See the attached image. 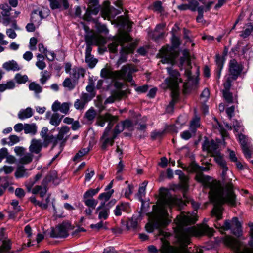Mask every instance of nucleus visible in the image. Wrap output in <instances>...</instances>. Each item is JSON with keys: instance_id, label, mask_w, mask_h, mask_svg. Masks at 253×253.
Here are the masks:
<instances>
[{"instance_id": "nucleus-1", "label": "nucleus", "mask_w": 253, "mask_h": 253, "mask_svg": "<svg viewBox=\"0 0 253 253\" xmlns=\"http://www.w3.org/2000/svg\"><path fill=\"white\" fill-rule=\"evenodd\" d=\"M227 171H222L223 186L220 182L213 180L211 177L206 176L202 173H197L195 176L196 181L210 189L209 196L211 201L214 204L211 215L216 217L217 220L222 218V204L227 203L232 206H235L237 204L232 183V177L234 176L231 172L227 174Z\"/></svg>"}, {"instance_id": "nucleus-2", "label": "nucleus", "mask_w": 253, "mask_h": 253, "mask_svg": "<svg viewBox=\"0 0 253 253\" xmlns=\"http://www.w3.org/2000/svg\"><path fill=\"white\" fill-rule=\"evenodd\" d=\"M175 221L179 240L184 246L190 244V238L192 236H200L204 234L211 236L213 234V229L207 225H203L198 228L189 226L188 225L193 222V219L189 213L186 215L182 213L177 216Z\"/></svg>"}, {"instance_id": "nucleus-3", "label": "nucleus", "mask_w": 253, "mask_h": 253, "mask_svg": "<svg viewBox=\"0 0 253 253\" xmlns=\"http://www.w3.org/2000/svg\"><path fill=\"white\" fill-rule=\"evenodd\" d=\"M132 40V38L127 33H123L119 35L115 38L114 42L108 45V48L112 53L117 52V48L119 45H121L120 51V57L116 63L117 67L126 61L128 54L132 52L135 48L134 44L133 43H128L125 45L126 43H128Z\"/></svg>"}, {"instance_id": "nucleus-4", "label": "nucleus", "mask_w": 253, "mask_h": 253, "mask_svg": "<svg viewBox=\"0 0 253 253\" xmlns=\"http://www.w3.org/2000/svg\"><path fill=\"white\" fill-rule=\"evenodd\" d=\"M179 202L180 200L173 197L167 189L161 187L157 204L153 205V210L158 217L163 218L168 215L167 209L179 204Z\"/></svg>"}, {"instance_id": "nucleus-5", "label": "nucleus", "mask_w": 253, "mask_h": 253, "mask_svg": "<svg viewBox=\"0 0 253 253\" xmlns=\"http://www.w3.org/2000/svg\"><path fill=\"white\" fill-rule=\"evenodd\" d=\"M167 70L169 75V77L165 80V83L167 87L171 89V95L172 99L166 108L168 113L173 111L174 106L176 102L179 95V84L182 82L179 72L176 70H174L172 67H167Z\"/></svg>"}, {"instance_id": "nucleus-6", "label": "nucleus", "mask_w": 253, "mask_h": 253, "mask_svg": "<svg viewBox=\"0 0 253 253\" xmlns=\"http://www.w3.org/2000/svg\"><path fill=\"white\" fill-rule=\"evenodd\" d=\"M55 128L49 131L47 127L42 128L40 132L41 138L44 140V147H47L50 144H52V148L54 147L59 142L65 143L68 139V133L70 131V128L67 126H62L57 128L58 133L54 136L52 132Z\"/></svg>"}, {"instance_id": "nucleus-7", "label": "nucleus", "mask_w": 253, "mask_h": 253, "mask_svg": "<svg viewBox=\"0 0 253 253\" xmlns=\"http://www.w3.org/2000/svg\"><path fill=\"white\" fill-rule=\"evenodd\" d=\"M137 70L130 65H124L120 70L112 71L108 68H103L101 70L100 76L104 79L113 80H125L128 82L132 80V73Z\"/></svg>"}, {"instance_id": "nucleus-8", "label": "nucleus", "mask_w": 253, "mask_h": 253, "mask_svg": "<svg viewBox=\"0 0 253 253\" xmlns=\"http://www.w3.org/2000/svg\"><path fill=\"white\" fill-rule=\"evenodd\" d=\"M229 245L235 250V253H253V251L249 248H245L242 251H240V245L239 243L234 240L231 239L229 241ZM166 253H187L185 251L178 248H174L171 247L166 248Z\"/></svg>"}, {"instance_id": "nucleus-9", "label": "nucleus", "mask_w": 253, "mask_h": 253, "mask_svg": "<svg viewBox=\"0 0 253 253\" xmlns=\"http://www.w3.org/2000/svg\"><path fill=\"white\" fill-rule=\"evenodd\" d=\"M69 225L63 223L58 225L55 228H52L50 233V236L52 238H65L68 236Z\"/></svg>"}, {"instance_id": "nucleus-10", "label": "nucleus", "mask_w": 253, "mask_h": 253, "mask_svg": "<svg viewBox=\"0 0 253 253\" xmlns=\"http://www.w3.org/2000/svg\"><path fill=\"white\" fill-rule=\"evenodd\" d=\"M237 135H238V140L241 144L245 156L247 159L251 158L252 147V145L249 142L248 137L242 133L237 134L236 136Z\"/></svg>"}, {"instance_id": "nucleus-11", "label": "nucleus", "mask_w": 253, "mask_h": 253, "mask_svg": "<svg viewBox=\"0 0 253 253\" xmlns=\"http://www.w3.org/2000/svg\"><path fill=\"white\" fill-rule=\"evenodd\" d=\"M243 69V65L235 59L230 60L229 65V76L232 80H236L241 75Z\"/></svg>"}, {"instance_id": "nucleus-12", "label": "nucleus", "mask_w": 253, "mask_h": 253, "mask_svg": "<svg viewBox=\"0 0 253 253\" xmlns=\"http://www.w3.org/2000/svg\"><path fill=\"white\" fill-rule=\"evenodd\" d=\"M161 62L163 64H170L173 65L175 63V59L177 56V54L172 52L169 50L168 48H163L160 51Z\"/></svg>"}, {"instance_id": "nucleus-13", "label": "nucleus", "mask_w": 253, "mask_h": 253, "mask_svg": "<svg viewBox=\"0 0 253 253\" xmlns=\"http://www.w3.org/2000/svg\"><path fill=\"white\" fill-rule=\"evenodd\" d=\"M91 100V97L87 93L82 92L79 99L74 102V107L78 110H84L87 103Z\"/></svg>"}, {"instance_id": "nucleus-14", "label": "nucleus", "mask_w": 253, "mask_h": 253, "mask_svg": "<svg viewBox=\"0 0 253 253\" xmlns=\"http://www.w3.org/2000/svg\"><path fill=\"white\" fill-rule=\"evenodd\" d=\"M100 10V5L97 0H90L86 9L85 16L88 20H91V15H96Z\"/></svg>"}, {"instance_id": "nucleus-15", "label": "nucleus", "mask_w": 253, "mask_h": 253, "mask_svg": "<svg viewBox=\"0 0 253 253\" xmlns=\"http://www.w3.org/2000/svg\"><path fill=\"white\" fill-rule=\"evenodd\" d=\"M115 138L111 134H107V131L104 132L100 140L101 149L106 150L109 145L112 146Z\"/></svg>"}, {"instance_id": "nucleus-16", "label": "nucleus", "mask_w": 253, "mask_h": 253, "mask_svg": "<svg viewBox=\"0 0 253 253\" xmlns=\"http://www.w3.org/2000/svg\"><path fill=\"white\" fill-rule=\"evenodd\" d=\"M71 103L64 102L61 104L60 102L56 100L55 101L52 105V110L54 112H57L60 111L64 115L67 114L69 111Z\"/></svg>"}, {"instance_id": "nucleus-17", "label": "nucleus", "mask_w": 253, "mask_h": 253, "mask_svg": "<svg viewBox=\"0 0 253 253\" xmlns=\"http://www.w3.org/2000/svg\"><path fill=\"white\" fill-rule=\"evenodd\" d=\"M43 142L40 139H33L31 141V144L29 146V151L31 153L39 154L41 151L42 147H44V140Z\"/></svg>"}, {"instance_id": "nucleus-18", "label": "nucleus", "mask_w": 253, "mask_h": 253, "mask_svg": "<svg viewBox=\"0 0 253 253\" xmlns=\"http://www.w3.org/2000/svg\"><path fill=\"white\" fill-rule=\"evenodd\" d=\"M95 213L98 214V219L100 220H106L110 214L108 208L105 206V202H101L99 206L95 210Z\"/></svg>"}, {"instance_id": "nucleus-19", "label": "nucleus", "mask_w": 253, "mask_h": 253, "mask_svg": "<svg viewBox=\"0 0 253 253\" xmlns=\"http://www.w3.org/2000/svg\"><path fill=\"white\" fill-rule=\"evenodd\" d=\"M50 6L52 9L66 10L69 7V3L67 0H50Z\"/></svg>"}, {"instance_id": "nucleus-20", "label": "nucleus", "mask_w": 253, "mask_h": 253, "mask_svg": "<svg viewBox=\"0 0 253 253\" xmlns=\"http://www.w3.org/2000/svg\"><path fill=\"white\" fill-rule=\"evenodd\" d=\"M130 211V207L128 203H121L117 205L114 210V213L116 216H120L122 215V212H129Z\"/></svg>"}, {"instance_id": "nucleus-21", "label": "nucleus", "mask_w": 253, "mask_h": 253, "mask_svg": "<svg viewBox=\"0 0 253 253\" xmlns=\"http://www.w3.org/2000/svg\"><path fill=\"white\" fill-rule=\"evenodd\" d=\"M32 169L33 168L28 169L23 165H18L14 173L15 176L16 178L27 177L30 175L29 171Z\"/></svg>"}, {"instance_id": "nucleus-22", "label": "nucleus", "mask_w": 253, "mask_h": 253, "mask_svg": "<svg viewBox=\"0 0 253 253\" xmlns=\"http://www.w3.org/2000/svg\"><path fill=\"white\" fill-rule=\"evenodd\" d=\"M2 68L7 71H18L21 69L20 66L14 60H9L4 63L2 65Z\"/></svg>"}, {"instance_id": "nucleus-23", "label": "nucleus", "mask_w": 253, "mask_h": 253, "mask_svg": "<svg viewBox=\"0 0 253 253\" xmlns=\"http://www.w3.org/2000/svg\"><path fill=\"white\" fill-rule=\"evenodd\" d=\"M202 148L204 150L214 153L217 152L218 145L213 140H211L210 142L205 141L202 145Z\"/></svg>"}, {"instance_id": "nucleus-24", "label": "nucleus", "mask_w": 253, "mask_h": 253, "mask_svg": "<svg viewBox=\"0 0 253 253\" xmlns=\"http://www.w3.org/2000/svg\"><path fill=\"white\" fill-rule=\"evenodd\" d=\"M105 118L108 124L104 132L107 131V134H112L111 130L113 126V124L115 122L117 121L118 118L116 116H112L109 113L105 114Z\"/></svg>"}, {"instance_id": "nucleus-25", "label": "nucleus", "mask_w": 253, "mask_h": 253, "mask_svg": "<svg viewBox=\"0 0 253 253\" xmlns=\"http://www.w3.org/2000/svg\"><path fill=\"white\" fill-rule=\"evenodd\" d=\"M199 3L196 0H190L188 4H182L177 6L180 10H190L192 11H195Z\"/></svg>"}, {"instance_id": "nucleus-26", "label": "nucleus", "mask_w": 253, "mask_h": 253, "mask_svg": "<svg viewBox=\"0 0 253 253\" xmlns=\"http://www.w3.org/2000/svg\"><path fill=\"white\" fill-rule=\"evenodd\" d=\"M125 95V92L122 90H117L113 92L111 96L108 97L104 101V104L113 103L116 100H120Z\"/></svg>"}, {"instance_id": "nucleus-27", "label": "nucleus", "mask_w": 253, "mask_h": 253, "mask_svg": "<svg viewBox=\"0 0 253 253\" xmlns=\"http://www.w3.org/2000/svg\"><path fill=\"white\" fill-rule=\"evenodd\" d=\"M233 233L238 236L242 234L241 224L237 217H233L231 220Z\"/></svg>"}, {"instance_id": "nucleus-28", "label": "nucleus", "mask_w": 253, "mask_h": 253, "mask_svg": "<svg viewBox=\"0 0 253 253\" xmlns=\"http://www.w3.org/2000/svg\"><path fill=\"white\" fill-rule=\"evenodd\" d=\"M215 62L217 66L216 68V76L217 78L219 79L224 64V60L222 56L219 55H216Z\"/></svg>"}, {"instance_id": "nucleus-29", "label": "nucleus", "mask_w": 253, "mask_h": 253, "mask_svg": "<svg viewBox=\"0 0 253 253\" xmlns=\"http://www.w3.org/2000/svg\"><path fill=\"white\" fill-rule=\"evenodd\" d=\"M64 116V115H60L58 112H54L49 119V123L56 127L60 125Z\"/></svg>"}, {"instance_id": "nucleus-30", "label": "nucleus", "mask_w": 253, "mask_h": 253, "mask_svg": "<svg viewBox=\"0 0 253 253\" xmlns=\"http://www.w3.org/2000/svg\"><path fill=\"white\" fill-rule=\"evenodd\" d=\"M48 190L47 186L45 185H36L32 190L33 194H39L41 197H43Z\"/></svg>"}, {"instance_id": "nucleus-31", "label": "nucleus", "mask_w": 253, "mask_h": 253, "mask_svg": "<svg viewBox=\"0 0 253 253\" xmlns=\"http://www.w3.org/2000/svg\"><path fill=\"white\" fill-rule=\"evenodd\" d=\"M33 116V111L30 107L26 109H21L18 114V117L21 120L29 118Z\"/></svg>"}, {"instance_id": "nucleus-32", "label": "nucleus", "mask_w": 253, "mask_h": 253, "mask_svg": "<svg viewBox=\"0 0 253 253\" xmlns=\"http://www.w3.org/2000/svg\"><path fill=\"white\" fill-rule=\"evenodd\" d=\"M57 179V172L55 171H50L44 178L42 181V185H45L47 186V184L51 182L54 183Z\"/></svg>"}, {"instance_id": "nucleus-33", "label": "nucleus", "mask_w": 253, "mask_h": 253, "mask_svg": "<svg viewBox=\"0 0 253 253\" xmlns=\"http://www.w3.org/2000/svg\"><path fill=\"white\" fill-rule=\"evenodd\" d=\"M29 90L34 91L36 97L40 98L39 94L42 91V88L37 83L33 82L31 83L29 85Z\"/></svg>"}, {"instance_id": "nucleus-34", "label": "nucleus", "mask_w": 253, "mask_h": 253, "mask_svg": "<svg viewBox=\"0 0 253 253\" xmlns=\"http://www.w3.org/2000/svg\"><path fill=\"white\" fill-rule=\"evenodd\" d=\"M11 247V244L9 240H2L0 238V253H8Z\"/></svg>"}, {"instance_id": "nucleus-35", "label": "nucleus", "mask_w": 253, "mask_h": 253, "mask_svg": "<svg viewBox=\"0 0 253 253\" xmlns=\"http://www.w3.org/2000/svg\"><path fill=\"white\" fill-rule=\"evenodd\" d=\"M24 131L26 134H30L32 135H34L37 133V127L35 124H25Z\"/></svg>"}, {"instance_id": "nucleus-36", "label": "nucleus", "mask_w": 253, "mask_h": 253, "mask_svg": "<svg viewBox=\"0 0 253 253\" xmlns=\"http://www.w3.org/2000/svg\"><path fill=\"white\" fill-rule=\"evenodd\" d=\"M141 213L140 212L139 215H133L131 219H130L127 223V226L132 228H136L138 226V222L141 219Z\"/></svg>"}, {"instance_id": "nucleus-37", "label": "nucleus", "mask_w": 253, "mask_h": 253, "mask_svg": "<svg viewBox=\"0 0 253 253\" xmlns=\"http://www.w3.org/2000/svg\"><path fill=\"white\" fill-rule=\"evenodd\" d=\"M180 188L183 192V195L186 194V192L188 190V179L185 175L179 178Z\"/></svg>"}, {"instance_id": "nucleus-38", "label": "nucleus", "mask_w": 253, "mask_h": 253, "mask_svg": "<svg viewBox=\"0 0 253 253\" xmlns=\"http://www.w3.org/2000/svg\"><path fill=\"white\" fill-rule=\"evenodd\" d=\"M33 155L32 153H24L19 159V163L21 164H28L31 163L33 160Z\"/></svg>"}, {"instance_id": "nucleus-39", "label": "nucleus", "mask_w": 253, "mask_h": 253, "mask_svg": "<svg viewBox=\"0 0 253 253\" xmlns=\"http://www.w3.org/2000/svg\"><path fill=\"white\" fill-rule=\"evenodd\" d=\"M200 126V118L197 116L194 118L190 123L189 129L193 133H196L197 128Z\"/></svg>"}, {"instance_id": "nucleus-40", "label": "nucleus", "mask_w": 253, "mask_h": 253, "mask_svg": "<svg viewBox=\"0 0 253 253\" xmlns=\"http://www.w3.org/2000/svg\"><path fill=\"white\" fill-rule=\"evenodd\" d=\"M99 191V188L89 189L83 195V200L93 198V196L96 195Z\"/></svg>"}, {"instance_id": "nucleus-41", "label": "nucleus", "mask_w": 253, "mask_h": 253, "mask_svg": "<svg viewBox=\"0 0 253 253\" xmlns=\"http://www.w3.org/2000/svg\"><path fill=\"white\" fill-rule=\"evenodd\" d=\"M216 162L221 167L222 171L228 170L225 160L221 156H217L215 158Z\"/></svg>"}, {"instance_id": "nucleus-42", "label": "nucleus", "mask_w": 253, "mask_h": 253, "mask_svg": "<svg viewBox=\"0 0 253 253\" xmlns=\"http://www.w3.org/2000/svg\"><path fill=\"white\" fill-rule=\"evenodd\" d=\"M114 192V190L111 189L108 191L101 193L98 196V199L101 200H104V201L101 202H105V203L110 198Z\"/></svg>"}, {"instance_id": "nucleus-43", "label": "nucleus", "mask_w": 253, "mask_h": 253, "mask_svg": "<svg viewBox=\"0 0 253 253\" xmlns=\"http://www.w3.org/2000/svg\"><path fill=\"white\" fill-rule=\"evenodd\" d=\"M14 87L15 84L12 81L7 82L6 84H0V92H3L6 89H13Z\"/></svg>"}, {"instance_id": "nucleus-44", "label": "nucleus", "mask_w": 253, "mask_h": 253, "mask_svg": "<svg viewBox=\"0 0 253 253\" xmlns=\"http://www.w3.org/2000/svg\"><path fill=\"white\" fill-rule=\"evenodd\" d=\"M85 41L86 45H92L97 44V37L93 35H86L85 38Z\"/></svg>"}, {"instance_id": "nucleus-45", "label": "nucleus", "mask_w": 253, "mask_h": 253, "mask_svg": "<svg viewBox=\"0 0 253 253\" xmlns=\"http://www.w3.org/2000/svg\"><path fill=\"white\" fill-rule=\"evenodd\" d=\"M41 78L40 81L43 85L50 78L51 74L47 70H44L41 72Z\"/></svg>"}, {"instance_id": "nucleus-46", "label": "nucleus", "mask_w": 253, "mask_h": 253, "mask_svg": "<svg viewBox=\"0 0 253 253\" xmlns=\"http://www.w3.org/2000/svg\"><path fill=\"white\" fill-rule=\"evenodd\" d=\"M96 115V113L95 110L93 107H91L86 112L85 117L88 121H92L94 119Z\"/></svg>"}, {"instance_id": "nucleus-47", "label": "nucleus", "mask_w": 253, "mask_h": 253, "mask_svg": "<svg viewBox=\"0 0 253 253\" xmlns=\"http://www.w3.org/2000/svg\"><path fill=\"white\" fill-rule=\"evenodd\" d=\"M0 8L2 10L1 15L4 17H8L10 16V11L11 8L7 3L2 4L0 5Z\"/></svg>"}, {"instance_id": "nucleus-48", "label": "nucleus", "mask_w": 253, "mask_h": 253, "mask_svg": "<svg viewBox=\"0 0 253 253\" xmlns=\"http://www.w3.org/2000/svg\"><path fill=\"white\" fill-rule=\"evenodd\" d=\"M84 204L89 208L95 209L98 204V201L94 198L83 200Z\"/></svg>"}, {"instance_id": "nucleus-49", "label": "nucleus", "mask_w": 253, "mask_h": 253, "mask_svg": "<svg viewBox=\"0 0 253 253\" xmlns=\"http://www.w3.org/2000/svg\"><path fill=\"white\" fill-rule=\"evenodd\" d=\"M233 126L234 130L238 133V134H241L244 131V127L241 122L237 120H235L233 122Z\"/></svg>"}, {"instance_id": "nucleus-50", "label": "nucleus", "mask_w": 253, "mask_h": 253, "mask_svg": "<svg viewBox=\"0 0 253 253\" xmlns=\"http://www.w3.org/2000/svg\"><path fill=\"white\" fill-rule=\"evenodd\" d=\"M242 53L244 57L247 60H249L251 58L252 56V52L249 45H246L243 48Z\"/></svg>"}, {"instance_id": "nucleus-51", "label": "nucleus", "mask_w": 253, "mask_h": 253, "mask_svg": "<svg viewBox=\"0 0 253 253\" xmlns=\"http://www.w3.org/2000/svg\"><path fill=\"white\" fill-rule=\"evenodd\" d=\"M183 198H184V204H186V203H190L192 207L194 208V209L195 210H197L199 207V205L198 203H196L195 202H194L192 199H191L190 198L188 197L186 194H184V196H183Z\"/></svg>"}, {"instance_id": "nucleus-52", "label": "nucleus", "mask_w": 253, "mask_h": 253, "mask_svg": "<svg viewBox=\"0 0 253 253\" xmlns=\"http://www.w3.org/2000/svg\"><path fill=\"white\" fill-rule=\"evenodd\" d=\"M85 60L88 66L91 68H94L97 63V60L92 55L85 57Z\"/></svg>"}, {"instance_id": "nucleus-53", "label": "nucleus", "mask_w": 253, "mask_h": 253, "mask_svg": "<svg viewBox=\"0 0 253 253\" xmlns=\"http://www.w3.org/2000/svg\"><path fill=\"white\" fill-rule=\"evenodd\" d=\"M95 87L92 83H90L86 87V90L89 93H87L91 97V100L95 96L96 92L94 90Z\"/></svg>"}, {"instance_id": "nucleus-54", "label": "nucleus", "mask_w": 253, "mask_h": 253, "mask_svg": "<svg viewBox=\"0 0 253 253\" xmlns=\"http://www.w3.org/2000/svg\"><path fill=\"white\" fill-rule=\"evenodd\" d=\"M124 129L123 124L122 122H121L117 124L111 134L114 136V138H116L118 134L123 131Z\"/></svg>"}, {"instance_id": "nucleus-55", "label": "nucleus", "mask_w": 253, "mask_h": 253, "mask_svg": "<svg viewBox=\"0 0 253 253\" xmlns=\"http://www.w3.org/2000/svg\"><path fill=\"white\" fill-rule=\"evenodd\" d=\"M195 133H193L190 130H185L180 134V136L182 139L187 140L190 139L192 136H194Z\"/></svg>"}, {"instance_id": "nucleus-56", "label": "nucleus", "mask_w": 253, "mask_h": 253, "mask_svg": "<svg viewBox=\"0 0 253 253\" xmlns=\"http://www.w3.org/2000/svg\"><path fill=\"white\" fill-rule=\"evenodd\" d=\"M81 71L82 70L79 68H74L72 69L71 71L69 73L70 77L75 80H78L80 78Z\"/></svg>"}, {"instance_id": "nucleus-57", "label": "nucleus", "mask_w": 253, "mask_h": 253, "mask_svg": "<svg viewBox=\"0 0 253 253\" xmlns=\"http://www.w3.org/2000/svg\"><path fill=\"white\" fill-rule=\"evenodd\" d=\"M210 96V91L208 88H205L202 91L200 98L202 103H205L208 100Z\"/></svg>"}, {"instance_id": "nucleus-58", "label": "nucleus", "mask_w": 253, "mask_h": 253, "mask_svg": "<svg viewBox=\"0 0 253 253\" xmlns=\"http://www.w3.org/2000/svg\"><path fill=\"white\" fill-rule=\"evenodd\" d=\"M15 80L18 84H24L28 81V78L26 75L22 76L20 74H17L15 76Z\"/></svg>"}, {"instance_id": "nucleus-59", "label": "nucleus", "mask_w": 253, "mask_h": 253, "mask_svg": "<svg viewBox=\"0 0 253 253\" xmlns=\"http://www.w3.org/2000/svg\"><path fill=\"white\" fill-rule=\"evenodd\" d=\"M223 94L225 100L229 103L234 102L232 94L228 90H223Z\"/></svg>"}, {"instance_id": "nucleus-60", "label": "nucleus", "mask_w": 253, "mask_h": 253, "mask_svg": "<svg viewBox=\"0 0 253 253\" xmlns=\"http://www.w3.org/2000/svg\"><path fill=\"white\" fill-rule=\"evenodd\" d=\"M41 21V18L40 17L37 13L33 10L32 12L31 16V21L35 24L39 25L40 22Z\"/></svg>"}, {"instance_id": "nucleus-61", "label": "nucleus", "mask_w": 253, "mask_h": 253, "mask_svg": "<svg viewBox=\"0 0 253 253\" xmlns=\"http://www.w3.org/2000/svg\"><path fill=\"white\" fill-rule=\"evenodd\" d=\"M153 9L154 11L158 13H161L163 11V8L162 6V2L160 1H157L153 4Z\"/></svg>"}, {"instance_id": "nucleus-62", "label": "nucleus", "mask_w": 253, "mask_h": 253, "mask_svg": "<svg viewBox=\"0 0 253 253\" xmlns=\"http://www.w3.org/2000/svg\"><path fill=\"white\" fill-rule=\"evenodd\" d=\"M253 32V27L252 25H249L246 28L241 34V36L243 38H246L251 35Z\"/></svg>"}, {"instance_id": "nucleus-63", "label": "nucleus", "mask_w": 253, "mask_h": 253, "mask_svg": "<svg viewBox=\"0 0 253 253\" xmlns=\"http://www.w3.org/2000/svg\"><path fill=\"white\" fill-rule=\"evenodd\" d=\"M63 86L64 87H67L70 90L73 89L75 86L72 83L71 80L69 78H67L63 82Z\"/></svg>"}, {"instance_id": "nucleus-64", "label": "nucleus", "mask_w": 253, "mask_h": 253, "mask_svg": "<svg viewBox=\"0 0 253 253\" xmlns=\"http://www.w3.org/2000/svg\"><path fill=\"white\" fill-rule=\"evenodd\" d=\"M248 226L250 228V236L251 239L249 242V245L252 247L251 249L249 248L250 250L253 251V223L249 222L248 223Z\"/></svg>"}]
</instances>
